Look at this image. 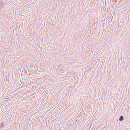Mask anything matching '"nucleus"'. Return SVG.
<instances>
[{"instance_id":"nucleus-1","label":"nucleus","mask_w":130,"mask_h":130,"mask_svg":"<svg viewBox=\"0 0 130 130\" xmlns=\"http://www.w3.org/2000/svg\"><path fill=\"white\" fill-rule=\"evenodd\" d=\"M124 120L123 117L122 116H121L119 118V120L120 121H122Z\"/></svg>"},{"instance_id":"nucleus-5","label":"nucleus","mask_w":130,"mask_h":130,"mask_svg":"<svg viewBox=\"0 0 130 130\" xmlns=\"http://www.w3.org/2000/svg\"><path fill=\"white\" fill-rule=\"evenodd\" d=\"M121 23H120V24H119L120 25V23H121Z\"/></svg>"},{"instance_id":"nucleus-4","label":"nucleus","mask_w":130,"mask_h":130,"mask_svg":"<svg viewBox=\"0 0 130 130\" xmlns=\"http://www.w3.org/2000/svg\"><path fill=\"white\" fill-rule=\"evenodd\" d=\"M34 92V91H33V94H34V93H33V92ZM34 94H33V95H34Z\"/></svg>"},{"instance_id":"nucleus-2","label":"nucleus","mask_w":130,"mask_h":130,"mask_svg":"<svg viewBox=\"0 0 130 130\" xmlns=\"http://www.w3.org/2000/svg\"><path fill=\"white\" fill-rule=\"evenodd\" d=\"M3 122H2L0 124V128H2L4 126V125L3 126Z\"/></svg>"},{"instance_id":"nucleus-3","label":"nucleus","mask_w":130,"mask_h":130,"mask_svg":"<svg viewBox=\"0 0 130 130\" xmlns=\"http://www.w3.org/2000/svg\"><path fill=\"white\" fill-rule=\"evenodd\" d=\"M117 0H113V1H115V2H116V1Z\"/></svg>"}]
</instances>
